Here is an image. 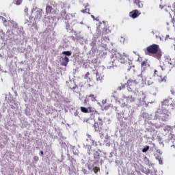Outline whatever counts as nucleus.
<instances>
[{"label": "nucleus", "instance_id": "1", "mask_svg": "<svg viewBox=\"0 0 175 175\" xmlns=\"http://www.w3.org/2000/svg\"><path fill=\"white\" fill-rule=\"evenodd\" d=\"M175 66V61L172 58L167 57L163 65L158 66L154 70V76H157L159 83H166V78L162 75V72L170 73Z\"/></svg>", "mask_w": 175, "mask_h": 175}, {"label": "nucleus", "instance_id": "2", "mask_svg": "<svg viewBox=\"0 0 175 175\" xmlns=\"http://www.w3.org/2000/svg\"><path fill=\"white\" fill-rule=\"evenodd\" d=\"M145 54L146 55H154V58H157V59H161V57H162L161 48H159V45L157 44H152L148 46L145 50Z\"/></svg>", "mask_w": 175, "mask_h": 175}, {"label": "nucleus", "instance_id": "3", "mask_svg": "<svg viewBox=\"0 0 175 175\" xmlns=\"http://www.w3.org/2000/svg\"><path fill=\"white\" fill-rule=\"evenodd\" d=\"M116 58L120 62L121 64H125L129 59V55L124 53L123 55H120V53L115 54Z\"/></svg>", "mask_w": 175, "mask_h": 175}, {"label": "nucleus", "instance_id": "4", "mask_svg": "<svg viewBox=\"0 0 175 175\" xmlns=\"http://www.w3.org/2000/svg\"><path fill=\"white\" fill-rule=\"evenodd\" d=\"M94 128L96 132H102L103 131V121L102 120V118L98 117V122L94 123Z\"/></svg>", "mask_w": 175, "mask_h": 175}, {"label": "nucleus", "instance_id": "5", "mask_svg": "<svg viewBox=\"0 0 175 175\" xmlns=\"http://www.w3.org/2000/svg\"><path fill=\"white\" fill-rule=\"evenodd\" d=\"M81 111L82 113H94V114H98L96 110L92 109V107H89L88 108L84 107H81Z\"/></svg>", "mask_w": 175, "mask_h": 175}, {"label": "nucleus", "instance_id": "6", "mask_svg": "<svg viewBox=\"0 0 175 175\" xmlns=\"http://www.w3.org/2000/svg\"><path fill=\"white\" fill-rule=\"evenodd\" d=\"M90 100H92V102H96V96L94 95V94H90L88 96H86L85 100H84V103L85 105H87V103H88V102H90Z\"/></svg>", "mask_w": 175, "mask_h": 175}, {"label": "nucleus", "instance_id": "7", "mask_svg": "<svg viewBox=\"0 0 175 175\" xmlns=\"http://www.w3.org/2000/svg\"><path fill=\"white\" fill-rule=\"evenodd\" d=\"M140 14H142V13H140L137 10H134L129 12V16L131 18H137Z\"/></svg>", "mask_w": 175, "mask_h": 175}, {"label": "nucleus", "instance_id": "8", "mask_svg": "<svg viewBox=\"0 0 175 175\" xmlns=\"http://www.w3.org/2000/svg\"><path fill=\"white\" fill-rule=\"evenodd\" d=\"M141 67L143 70H146L147 68H150V64L148 63V59H145L141 63Z\"/></svg>", "mask_w": 175, "mask_h": 175}, {"label": "nucleus", "instance_id": "9", "mask_svg": "<svg viewBox=\"0 0 175 175\" xmlns=\"http://www.w3.org/2000/svg\"><path fill=\"white\" fill-rule=\"evenodd\" d=\"M133 3L136 5V6H137L138 8H143V3L140 0H133Z\"/></svg>", "mask_w": 175, "mask_h": 175}, {"label": "nucleus", "instance_id": "10", "mask_svg": "<svg viewBox=\"0 0 175 175\" xmlns=\"http://www.w3.org/2000/svg\"><path fill=\"white\" fill-rule=\"evenodd\" d=\"M68 62H69V58H68V57L65 56L62 59V66H66V65H68Z\"/></svg>", "mask_w": 175, "mask_h": 175}, {"label": "nucleus", "instance_id": "11", "mask_svg": "<svg viewBox=\"0 0 175 175\" xmlns=\"http://www.w3.org/2000/svg\"><path fill=\"white\" fill-rule=\"evenodd\" d=\"M96 80L98 81H103V75H100V74H99V73H96Z\"/></svg>", "mask_w": 175, "mask_h": 175}, {"label": "nucleus", "instance_id": "12", "mask_svg": "<svg viewBox=\"0 0 175 175\" xmlns=\"http://www.w3.org/2000/svg\"><path fill=\"white\" fill-rule=\"evenodd\" d=\"M146 81H148V85H151V84H154V79L150 77H146Z\"/></svg>", "mask_w": 175, "mask_h": 175}, {"label": "nucleus", "instance_id": "13", "mask_svg": "<svg viewBox=\"0 0 175 175\" xmlns=\"http://www.w3.org/2000/svg\"><path fill=\"white\" fill-rule=\"evenodd\" d=\"M127 84L128 85L131 86L133 84H137V81L136 80L129 79L127 81Z\"/></svg>", "mask_w": 175, "mask_h": 175}, {"label": "nucleus", "instance_id": "14", "mask_svg": "<svg viewBox=\"0 0 175 175\" xmlns=\"http://www.w3.org/2000/svg\"><path fill=\"white\" fill-rule=\"evenodd\" d=\"M82 13H88L90 14V8H88V3L85 6V9L81 10Z\"/></svg>", "mask_w": 175, "mask_h": 175}, {"label": "nucleus", "instance_id": "15", "mask_svg": "<svg viewBox=\"0 0 175 175\" xmlns=\"http://www.w3.org/2000/svg\"><path fill=\"white\" fill-rule=\"evenodd\" d=\"M52 11H53V7H51L50 5H47L46 8V13H48L49 14H51Z\"/></svg>", "mask_w": 175, "mask_h": 175}, {"label": "nucleus", "instance_id": "16", "mask_svg": "<svg viewBox=\"0 0 175 175\" xmlns=\"http://www.w3.org/2000/svg\"><path fill=\"white\" fill-rule=\"evenodd\" d=\"M62 54H64V55H67L68 57H70V55H72V52L69 51H63Z\"/></svg>", "mask_w": 175, "mask_h": 175}, {"label": "nucleus", "instance_id": "17", "mask_svg": "<svg viewBox=\"0 0 175 175\" xmlns=\"http://www.w3.org/2000/svg\"><path fill=\"white\" fill-rule=\"evenodd\" d=\"M150 150V146H146L145 148L142 149V152H147Z\"/></svg>", "mask_w": 175, "mask_h": 175}, {"label": "nucleus", "instance_id": "18", "mask_svg": "<svg viewBox=\"0 0 175 175\" xmlns=\"http://www.w3.org/2000/svg\"><path fill=\"white\" fill-rule=\"evenodd\" d=\"M15 5H21L23 0H14Z\"/></svg>", "mask_w": 175, "mask_h": 175}, {"label": "nucleus", "instance_id": "19", "mask_svg": "<svg viewBox=\"0 0 175 175\" xmlns=\"http://www.w3.org/2000/svg\"><path fill=\"white\" fill-rule=\"evenodd\" d=\"M84 79H88V80H90V81H91V79L90 78V72H86V74L85 75Z\"/></svg>", "mask_w": 175, "mask_h": 175}, {"label": "nucleus", "instance_id": "20", "mask_svg": "<svg viewBox=\"0 0 175 175\" xmlns=\"http://www.w3.org/2000/svg\"><path fill=\"white\" fill-rule=\"evenodd\" d=\"M156 159H157V161H159V163L161 165H162V158H161V157H159V156L156 157Z\"/></svg>", "mask_w": 175, "mask_h": 175}, {"label": "nucleus", "instance_id": "21", "mask_svg": "<svg viewBox=\"0 0 175 175\" xmlns=\"http://www.w3.org/2000/svg\"><path fill=\"white\" fill-rule=\"evenodd\" d=\"M128 99H129V100H130V102H135V98L132 96H129Z\"/></svg>", "mask_w": 175, "mask_h": 175}, {"label": "nucleus", "instance_id": "22", "mask_svg": "<svg viewBox=\"0 0 175 175\" xmlns=\"http://www.w3.org/2000/svg\"><path fill=\"white\" fill-rule=\"evenodd\" d=\"M42 17V14H40V12H37V16H36V18H40Z\"/></svg>", "mask_w": 175, "mask_h": 175}, {"label": "nucleus", "instance_id": "23", "mask_svg": "<svg viewBox=\"0 0 175 175\" xmlns=\"http://www.w3.org/2000/svg\"><path fill=\"white\" fill-rule=\"evenodd\" d=\"M94 173H98V172H99V167H95L94 168Z\"/></svg>", "mask_w": 175, "mask_h": 175}, {"label": "nucleus", "instance_id": "24", "mask_svg": "<svg viewBox=\"0 0 175 175\" xmlns=\"http://www.w3.org/2000/svg\"><path fill=\"white\" fill-rule=\"evenodd\" d=\"M33 161H35V162H38V161H39V157L38 156H34Z\"/></svg>", "mask_w": 175, "mask_h": 175}, {"label": "nucleus", "instance_id": "25", "mask_svg": "<svg viewBox=\"0 0 175 175\" xmlns=\"http://www.w3.org/2000/svg\"><path fill=\"white\" fill-rule=\"evenodd\" d=\"M2 20L3 23H6V18H5L3 16H0V20Z\"/></svg>", "mask_w": 175, "mask_h": 175}, {"label": "nucleus", "instance_id": "26", "mask_svg": "<svg viewBox=\"0 0 175 175\" xmlns=\"http://www.w3.org/2000/svg\"><path fill=\"white\" fill-rule=\"evenodd\" d=\"M110 108V105H107L105 107V110H109V109Z\"/></svg>", "mask_w": 175, "mask_h": 175}, {"label": "nucleus", "instance_id": "27", "mask_svg": "<svg viewBox=\"0 0 175 175\" xmlns=\"http://www.w3.org/2000/svg\"><path fill=\"white\" fill-rule=\"evenodd\" d=\"M87 137H88V139H90L91 140V135L88 134V135H87Z\"/></svg>", "mask_w": 175, "mask_h": 175}, {"label": "nucleus", "instance_id": "28", "mask_svg": "<svg viewBox=\"0 0 175 175\" xmlns=\"http://www.w3.org/2000/svg\"><path fill=\"white\" fill-rule=\"evenodd\" d=\"M40 154L42 155V156H43V155H44V153L43 152V151H40Z\"/></svg>", "mask_w": 175, "mask_h": 175}, {"label": "nucleus", "instance_id": "29", "mask_svg": "<svg viewBox=\"0 0 175 175\" xmlns=\"http://www.w3.org/2000/svg\"><path fill=\"white\" fill-rule=\"evenodd\" d=\"M25 12L26 13H28V8H25Z\"/></svg>", "mask_w": 175, "mask_h": 175}, {"label": "nucleus", "instance_id": "30", "mask_svg": "<svg viewBox=\"0 0 175 175\" xmlns=\"http://www.w3.org/2000/svg\"><path fill=\"white\" fill-rule=\"evenodd\" d=\"M92 18H95V16L94 15L91 16Z\"/></svg>", "mask_w": 175, "mask_h": 175}, {"label": "nucleus", "instance_id": "31", "mask_svg": "<svg viewBox=\"0 0 175 175\" xmlns=\"http://www.w3.org/2000/svg\"><path fill=\"white\" fill-rule=\"evenodd\" d=\"M72 90H76V86L73 87Z\"/></svg>", "mask_w": 175, "mask_h": 175}, {"label": "nucleus", "instance_id": "32", "mask_svg": "<svg viewBox=\"0 0 175 175\" xmlns=\"http://www.w3.org/2000/svg\"><path fill=\"white\" fill-rule=\"evenodd\" d=\"M103 103H106V100H103Z\"/></svg>", "mask_w": 175, "mask_h": 175}, {"label": "nucleus", "instance_id": "33", "mask_svg": "<svg viewBox=\"0 0 175 175\" xmlns=\"http://www.w3.org/2000/svg\"><path fill=\"white\" fill-rule=\"evenodd\" d=\"M90 147V148H91V146H89Z\"/></svg>", "mask_w": 175, "mask_h": 175}]
</instances>
